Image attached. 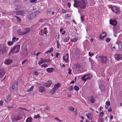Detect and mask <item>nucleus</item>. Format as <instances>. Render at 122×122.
Wrapping results in <instances>:
<instances>
[{"label":"nucleus","instance_id":"nucleus-8","mask_svg":"<svg viewBox=\"0 0 122 122\" xmlns=\"http://www.w3.org/2000/svg\"><path fill=\"white\" fill-rule=\"evenodd\" d=\"M69 57V54L68 53L66 54L63 57V60L65 61L66 63L68 62L69 60L68 58Z\"/></svg>","mask_w":122,"mask_h":122},{"label":"nucleus","instance_id":"nucleus-36","mask_svg":"<svg viewBox=\"0 0 122 122\" xmlns=\"http://www.w3.org/2000/svg\"><path fill=\"white\" fill-rule=\"evenodd\" d=\"M14 43L12 41H9L8 42V44L9 46H11Z\"/></svg>","mask_w":122,"mask_h":122},{"label":"nucleus","instance_id":"nucleus-33","mask_svg":"<svg viewBox=\"0 0 122 122\" xmlns=\"http://www.w3.org/2000/svg\"><path fill=\"white\" fill-rule=\"evenodd\" d=\"M47 28H44V31L43 32L44 34H45L46 35H47V33H48L47 30Z\"/></svg>","mask_w":122,"mask_h":122},{"label":"nucleus","instance_id":"nucleus-23","mask_svg":"<svg viewBox=\"0 0 122 122\" xmlns=\"http://www.w3.org/2000/svg\"><path fill=\"white\" fill-rule=\"evenodd\" d=\"M117 44H119L118 45V48L120 50H122V42H120L119 43H118V42H116Z\"/></svg>","mask_w":122,"mask_h":122},{"label":"nucleus","instance_id":"nucleus-45","mask_svg":"<svg viewBox=\"0 0 122 122\" xmlns=\"http://www.w3.org/2000/svg\"><path fill=\"white\" fill-rule=\"evenodd\" d=\"M39 72H38L37 71H35L34 72V74L35 76H37L39 74Z\"/></svg>","mask_w":122,"mask_h":122},{"label":"nucleus","instance_id":"nucleus-22","mask_svg":"<svg viewBox=\"0 0 122 122\" xmlns=\"http://www.w3.org/2000/svg\"><path fill=\"white\" fill-rule=\"evenodd\" d=\"M111 49L113 51H117L118 50V48H117L116 46H112V45L110 47Z\"/></svg>","mask_w":122,"mask_h":122},{"label":"nucleus","instance_id":"nucleus-58","mask_svg":"<svg viewBox=\"0 0 122 122\" xmlns=\"http://www.w3.org/2000/svg\"><path fill=\"white\" fill-rule=\"evenodd\" d=\"M53 50H54L53 48L52 47H51L50 49L49 50L51 52H53Z\"/></svg>","mask_w":122,"mask_h":122},{"label":"nucleus","instance_id":"nucleus-41","mask_svg":"<svg viewBox=\"0 0 122 122\" xmlns=\"http://www.w3.org/2000/svg\"><path fill=\"white\" fill-rule=\"evenodd\" d=\"M106 105L107 106H109L110 105V102L109 101H107L106 103Z\"/></svg>","mask_w":122,"mask_h":122},{"label":"nucleus","instance_id":"nucleus-2","mask_svg":"<svg viewBox=\"0 0 122 122\" xmlns=\"http://www.w3.org/2000/svg\"><path fill=\"white\" fill-rule=\"evenodd\" d=\"M31 29L29 28L25 29H20L17 30V33L20 35L23 36L28 33L30 31Z\"/></svg>","mask_w":122,"mask_h":122},{"label":"nucleus","instance_id":"nucleus-48","mask_svg":"<svg viewBox=\"0 0 122 122\" xmlns=\"http://www.w3.org/2000/svg\"><path fill=\"white\" fill-rule=\"evenodd\" d=\"M44 63V61L43 60H40V61L38 62V63L39 65L42 64Z\"/></svg>","mask_w":122,"mask_h":122},{"label":"nucleus","instance_id":"nucleus-55","mask_svg":"<svg viewBox=\"0 0 122 122\" xmlns=\"http://www.w3.org/2000/svg\"><path fill=\"white\" fill-rule=\"evenodd\" d=\"M69 72H68V73L69 74H71V70L70 69V68H69L68 69Z\"/></svg>","mask_w":122,"mask_h":122},{"label":"nucleus","instance_id":"nucleus-30","mask_svg":"<svg viewBox=\"0 0 122 122\" xmlns=\"http://www.w3.org/2000/svg\"><path fill=\"white\" fill-rule=\"evenodd\" d=\"M116 9H115V12L117 14H118L120 12L119 10L118 7H116Z\"/></svg>","mask_w":122,"mask_h":122},{"label":"nucleus","instance_id":"nucleus-9","mask_svg":"<svg viewBox=\"0 0 122 122\" xmlns=\"http://www.w3.org/2000/svg\"><path fill=\"white\" fill-rule=\"evenodd\" d=\"M6 99L5 100V102L7 103H8L12 99L11 94H9L6 97Z\"/></svg>","mask_w":122,"mask_h":122},{"label":"nucleus","instance_id":"nucleus-15","mask_svg":"<svg viewBox=\"0 0 122 122\" xmlns=\"http://www.w3.org/2000/svg\"><path fill=\"white\" fill-rule=\"evenodd\" d=\"M16 13V15H21L23 16L24 15V12L22 10H20L15 11Z\"/></svg>","mask_w":122,"mask_h":122},{"label":"nucleus","instance_id":"nucleus-17","mask_svg":"<svg viewBox=\"0 0 122 122\" xmlns=\"http://www.w3.org/2000/svg\"><path fill=\"white\" fill-rule=\"evenodd\" d=\"M61 86V84L59 83H58L56 84H55L54 87L55 89L56 90H58V88L60 87Z\"/></svg>","mask_w":122,"mask_h":122},{"label":"nucleus","instance_id":"nucleus-60","mask_svg":"<svg viewBox=\"0 0 122 122\" xmlns=\"http://www.w3.org/2000/svg\"><path fill=\"white\" fill-rule=\"evenodd\" d=\"M112 109L111 108H110L108 109V111L109 112H111L112 111Z\"/></svg>","mask_w":122,"mask_h":122},{"label":"nucleus","instance_id":"nucleus-52","mask_svg":"<svg viewBox=\"0 0 122 122\" xmlns=\"http://www.w3.org/2000/svg\"><path fill=\"white\" fill-rule=\"evenodd\" d=\"M16 39V37L14 36V37L12 38V41L14 43V42L15 41V40Z\"/></svg>","mask_w":122,"mask_h":122},{"label":"nucleus","instance_id":"nucleus-59","mask_svg":"<svg viewBox=\"0 0 122 122\" xmlns=\"http://www.w3.org/2000/svg\"><path fill=\"white\" fill-rule=\"evenodd\" d=\"M89 61L91 64L93 63V62L91 58H89Z\"/></svg>","mask_w":122,"mask_h":122},{"label":"nucleus","instance_id":"nucleus-3","mask_svg":"<svg viewBox=\"0 0 122 122\" xmlns=\"http://www.w3.org/2000/svg\"><path fill=\"white\" fill-rule=\"evenodd\" d=\"M98 58H99V61L101 63H105L107 61V58L106 56H98Z\"/></svg>","mask_w":122,"mask_h":122},{"label":"nucleus","instance_id":"nucleus-7","mask_svg":"<svg viewBox=\"0 0 122 122\" xmlns=\"http://www.w3.org/2000/svg\"><path fill=\"white\" fill-rule=\"evenodd\" d=\"M90 75V74H87L85 75L82 77V80L83 81H84L85 82L87 80H90L92 77V76H91V77H88L86 78H85L86 77V76H89Z\"/></svg>","mask_w":122,"mask_h":122},{"label":"nucleus","instance_id":"nucleus-28","mask_svg":"<svg viewBox=\"0 0 122 122\" xmlns=\"http://www.w3.org/2000/svg\"><path fill=\"white\" fill-rule=\"evenodd\" d=\"M78 40V38H73L72 39H71V41L74 42H75L76 41H77Z\"/></svg>","mask_w":122,"mask_h":122},{"label":"nucleus","instance_id":"nucleus-11","mask_svg":"<svg viewBox=\"0 0 122 122\" xmlns=\"http://www.w3.org/2000/svg\"><path fill=\"white\" fill-rule=\"evenodd\" d=\"M80 1H75L73 5L75 7H80Z\"/></svg>","mask_w":122,"mask_h":122},{"label":"nucleus","instance_id":"nucleus-64","mask_svg":"<svg viewBox=\"0 0 122 122\" xmlns=\"http://www.w3.org/2000/svg\"><path fill=\"white\" fill-rule=\"evenodd\" d=\"M46 109L47 110L49 111L50 110V108L48 107H47L46 108Z\"/></svg>","mask_w":122,"mask_h":122},{"label":"nucleus","instance_id":"nucleus-14","mask_svg":"<svg viewBox=\"0 0 122 122\" xmlns=\"http://www.w3.org/2000/svg\"><path fill=\"white\" fill-rule=\"evenodd\" d=\"M86 116L87 118L90 120L92 119L93 116L91 112H89L86 114Z\"/></svg>","mask_w":122,"mask_h":122},{"label":"nucleus","instance_id":"nucleus-40","mask_svg":"<svg viewBox=\"0 0 122 122\" xmlns=\"http://www.w3.org/2000/svg\"><path fill=\"white\" fill-rule=\"evenodd\" d=\"M48 66V65L47 64H42L41 66L42 67H44V68H45Z\"/></svg>","mask_w":122,"mask_h":122},{"label":"nucleus","instance_id":"nucleus-44","mask_svg":"<svg viewBox=\"0 0 122 122\" xmlns=\"http://www.w3.org/2000/svg\"><path fill=\"white\" fill-rule=\"evenodd\" d=\"M37 1V0H30V2L31 3H36Z\"/></svg>","mask_w":122,"mask_h":122},{"label":"nucleus","instance_id":"nucleus-26","mask_svg":"<svg viewBox=\"0 0 122 122\" xmlns=\"http://www.w3.org/2000/svg\"><path fill=\"white\" fill-rule=\"evenodd\" d=\"M52 83L51 81H48L47 83V87H50Z\"/></svg>","mask_w":122,"mask_h":122},{"label":"nucleus","instance_id":"nucleus-53","mask_svg":"<svg viewBox=\"0 0 122 122\" xmlns=\"http://www.w3.org/2000/svg\"><path fill=\"white\" fill-rule=\"evenodd\" d=\"M88 54L89 56L91 57H92L94 55V54L93 53H91L90 52H89Z\"/></svg>","mask_w":122,"mask_h":122},{"label":"nucleus","instance_id":"nucleus-62","mask_svg":"<svg viewBox=\"0 0 122 122\" xmlns=\"http://www.w3.org/2000/svg\"><path fill=\"white\" fill-rule=\"evenodd\" d=\"M42 84L43 86H45L46 87H47V83H45L44 82H43Z\"/></svg>","mask_w":122,"mask_h":122},{"label":"nucleus","instance_id":"nucleus-1","mask_svg":"<svg viewBox=\"0 0 122 122\" xmlns=\"http://www.w3.org/2000/svg\"><path fill=\"white\" fill-rule=\"evenodd\" d=\"M20 47V45H16L10 51L8 55H12L13 53L15 54L18 53L19 51Z\"/></svg>","mask_w":122,"mask_h":122},{"label":"nucleus","instance_id":"nucleus-57","mask_svg":"<svg viewBox=\"0 0 122 122\" xmlns=\"http://www.w3.org/2000/svg\"><path fill=\"white\" fill-rule=\"evenodd\" d=\"M3 102L2 100H0V106H2L3 105Z\"/></svg>","mask_w":122,"mask_h":122},{"label":"nucleus","instance_id":"nucleus-16","mask_svg":"<svg viewBox=\"0 0 122 122\" xmlns=\"http://www.w3.org/2000/svg\"><path fill=\"white\" fill-rule=\"evenodd\" d=\"M115 58L117 60H119L122 58V55L120 54H116L114 56Z\"/></svg>","mask_w":122,"mask_h":122},{"label":"nucleus","instance_id":"nucleus-20","mask_svg":"<svg viewBox=\"0 0 122 122\" xmlns=\"http://www.w3.org/2000/svg\"><path fill=\"white\" fill-rule=\"evenodd\" d=\"M12 61V60L11 59H7L5 62V64L9 65L11 63Z\"/></svg>","mask_w":122,"mask_h":122},{"label":"nucleus","instance_id":"nucleus-37","mask_svg":"<svg viewBox=\"0 0 122 122\" xmlns=\"http://www.w3.org/2000/svg\"><path fill=\"white\" fill-rule=\"evenodd\" d=\"M15 17L16 18V19L18 22H20L21 19L19 17L16 16H15Z\"/></svg>","mask_w":122,"mask_h":122},{"label":"nucleus","instance_id":"nucleus-50","mask_svg":"<svg viewBox=\"0 0 122 122\" xmlns=\"http://www.w3.org/2000/svg\"><path fill=\"white\" fill-rule=\"evenodd\" d=\"M111 39L110 38H107L106 39V41L107 42H109L111 41Z\"/></svg>","mask_w":122,"mask_h":122},{"label":"nucleus","instance_id":"nucleus-4","mask_svg":"<svg viewBox=\"0 0 122 122\" xmlns=\"http://www.w3.org/2000/svg\"><path fill=\"white\" fill-rule=\"evenodd\" d=\"M37 12H36L27 15L26 17L29 20H31L37 16Z\"/></svg>","mask_w":122,"mask_h":122},{"label":"nucleus","instance_id":"nucleus-43","mask_svg":"<svg viewBox=\"0 0 122 122\" xmlns=\"http://www.w3.org/2000/svg\"><path fill=\"white\" fill-rule=\"evenodd\" d=\"M20 109H21L23 110H25V111L30 112V110H28L27 109H26V108H20Z\"/></svg>","mask_w":122,"mask_h":122},{"label":"nucleus","instance_id":"nucleus-42","mask_svg":"<svg viewBox=\"0 0 122 122\" xmlns=\"http://www.w3.org/2000/svg\"><path fill=\"white\" fill-rule=\"evenodd\" d=\"M104 113L103 112V111L101 112L100 114V116L101 117H102L104 115Z\"/></svg>","mask_w":122,"mask_h":122},{"label":"nucleus","instance_id":"nucleus-47","mask_svg":"<svg viewBox=\"0 0 122 122\" xmlns=\"http://www.w3.org/2000/svg\"><path fill=\"white\" fill-rule=\"evenodd\" d=\"M62 11L63 13H65L67 12V11L66 10L63 9H62Z\"/></svg>","mask_w":122,"mask_h":122},{"label":"nucleus","instance_id":"nucleus-54","mask_svg":"<svg viewBox=\"0 0 122 122\" xmlns=\"http://www.w3.org/2000/svg\"><path fill=\"white\" fill-rule=\"evenodd\" d=\"M69 90L70 91H72L73 89V86H71L69 88Z\"/></svg>","mask_w":122,"mask_h":122},{"label":"nucleus","instance_id":"nucleus-39","mask_svg":"<svg viewBox=\"0 0 122 122\" xmlns=\"http://www.w3.org/2000/svg\"><path fill=\"white\" fill-rule=\"evenodd\" d=\"M34 118H35L37 119V118H41V117L40 116L39 114L37 115H35L34 117Z\"/></svg>","mask_w":122,"mask_h":122},{"label":"nucleus","instance_id":"nucleus-34","mask_svg":"<svg viewBox=\"0 0 122 122\" xmlns=\"http://www.w3.org/2000/svg\"><path fill=\"white\" fill-rule=\"evenodd\" d=\"M56 90L53 87L51 91L52 95H53V94L54 93L56 92Z\"/></svg>","mask_w":122,"mask_h":122},{"label":"nucleus","instance_id":"nucleus-25","mask_svg":"<svg viewBox=\"0 0 122 122\" xmlns=\"http://www.w3.org/2000/svg\"><path fill=\"white\" fill-rule=\"evenodd\" d=\"M34 88V86H32L29 89H27L26 92H29L32 91Z\"/></svg>","mask_w":122,"mask_h":122},{"label":"nucleus","instance_id":"nucleus-61","mask_svg":"<svg viewBox=\"0 0 122 122\" xmlns=\"http://www.w3.org/2000/svg\"><path fill=\"white\" fill-rule=\"evenodd\" d=\"M67 5L69 8H70L71 6V4L69 2L67 3Z\"/></svg>","mask_w":122,"mask_h":122},{"label":"nucleus","instance_id":"nucleus-63","mask_svg":"<svg viewBox=\"0 0 122 122\" xmlns=\"http://www.w3.org/2000/svg\"><path fill=\"white\" fill-rule=\"evenodd\" d=\"M51 53V52L50 51L48 50V51H46V52L45 53V54H48L49 53Z\"/></svg>","mask_w":122,"mask_h":122},{"label":"nucleus","instance_id":"nucleus-18","mask_svg":"<svg viewBox=\"0 0 122 122\" xmlns=\"http://www.w3.org/2000/svg\"><path fill=\"white\" fill-rule=\"evenodd\" d=\"M74 68L76 70L79 71L80 70V66L79 64H77L74 66Z\"/></svg>","mask_w":122,"mask_h":122},{"label":"nucleus","instance_id":"nucleus-51","mask_svg":"<svg viewBox=\"0 0 122 122\" xmlns=\"http://www.w3.org/2000/svg\"><path fill=\"white\" fill-rule=\"evenodd\" d=\"M84 16L83 15L81 16V22H83V21L84 19Z\"/></svg>","mask_w":122,"mask_h":122},{"label":"nucleus","instance_id":"nucleus-35","mask_svg":"<svg viewBox=\"0 0 122 122\" xmlns=\"http://www.w3.org/2000/svg\"><path fill=\"white\" fill-rule=\"evenodd\" d=\"M68 110L70 111L73 112L74 110V108L71 107H68Z\"/></svg>","mask_w":122,"mask_h":122},{"label":"nucleus","instance_id":"nucleus-19","mask_svg":"<svg viewBox=\"0 0 122 122\" xmlns=\"http://www.w3.org/2000/svg\"><path fill=\"white\" fill-rule=\"evenodd\" d=\"M38 88L39 91L41 92H43L45 90V87L43 86H39Z\"/></svg>","mask_w":122,"mask_h":122},{"label":"nucleus","instance_id":"nucleus-21","mask_svg":"<svg viewBox=\"0 0 122 122\" xmlns=\"http://www.w3.org/2000/svg\"><path fill=\"white\" fill-rule=\"evenodd\" d=\"M54 70V68L53 67L47 68L46 69V71L49 73H51Z\"/></svg>","mask_w":122,"mask_h":122},{"label":"nucleus","instance_id":"nucleus-27","mask_svg":"<svg viewBox=\"0 0 122 122\" xmlns=\"http://www.w3.org/2000/svg\"><path fill=\"white\" fill-rule=\"evenodd\" d=\"M32 120L31 117H29L27 118L25 122H31Z\"/></svg>","mask_w":122,"mask_h":122},{"label":"nucleus","instance_id":"nucleus-12","mask_svg":"<svg viewBox=\"0 0 122 122\" xmlns=\"http://www.w3.org/2000/svg\"><path fill=\"white\" fill-rule=\"evenodd\" d=\"M89 100L90 102L92 103H93L95 102V98L93 96H91L89 97Z\"/></svg>","mask_w":122,"mask_h":122},{"label":"nucleus","instance_id":"nucleus-29","mask_svg":"<svg viewBox=\"0 0 122 122\" xmlns=\"http://www.w3.org/2000/svg\"><path fill=\"white\" fill-rule=\"evenodd\" d=\"M5 74V73L4 72H0V78L2 77H3Z\"/></svg>","mask_w":122,"mask_h":122},{"label":"nucleus","instance_id":"nucleus-38","mask_svg":"<svg viewBox=\"0 0 122 122\" xmlns=\"http://www.w3.org/2000/svg\"><path fill=\"white\" fill-rule=\"evenodd\" d=\"M74 89L76 91H78L79 90V88L77 86H75L74 87Z\"/></svg>","mask_w":122,"mask_h":122},{"label":"nucleus","instance_id":"nucleus-13","mask_svg":"<svg viewBox=\"0 0 122 122\" xmlns=\"http://www.w3.org/2000/svg\"><path fill=\"white\" fill-rule=\"evenodd\" d=\"M110 23L113 25H116L117 23V21L115 20H111L110 21Z\"/></svg>","mask_w":122,"mask_h":122},{"label":"nucleus","instance_id":"nucleus-32","mask_svg":"<svg viewBox=\"0 0 122 122\" xmlns=\"http://www.w3.org/2000/svg\"><path fill=\"white\" fill-rule=\"evenodd\" d=\"M70 38V37L69 36H68V37H66V38H65L64 39V41L65 42H68V41L69 40Z\"/></svg>","mask_w":122,"mask_h":122},{"label":"nucleus","instance_id":"nucleus-6","mask_svg":"<svg viewBox=\"0 0 122 122\" xmlns=\"http://www.w3.org/2000/svg\"><path fill=\"white\" fill-rule=\"evenodd\" d=\"M18 82L17 81H15L14 84L10 88V91H13V90L16 89L18 86Z\"/></svg>","mask_w":122,"mask_h":122},{"label":"nucleus","instance_id":"nucleus-56","mask_svg":"<svg viewBox=\"0 0 122 122\" xmlns=\"http://www.w3.org/2000/svg\"><path fill=\"white\" fill-rule=\"evenodd\" d=\"M60 55V53L57 52L56 53V57L58 58L59 55Z\"/></svg>","mask_w":122,"mask_h":122},{"label":"nucleus","instance_id":"nucleus-5","mask_svg":"<svg viewBox=\"0 0 122 122\" xmlns=\"http://www.w3.org/2000/svg\"><path fill=\"white\" fill-rule=\"evenodd\" d=\"M6 49L5 46L3 45L0 46V54H4L6 52Z\"/></svg>","mask_w":122,"mask_h":122},{"label":"nucleus","instance_id":"nucleus-31","mask_svg":"<svg viewBox=\"0 0 122 122\" xmlns=\"http://www.w3.org/2000/svg\"><path fill=\"white\" fill-rule=\"evenodd\" d=\"M44 63H50L51 61V60L50 59H45L43 60Z\"/></svg>","mask_w":122,"mask_h":122},{"label":"nucleus","instance_id":"nucleus-24","mask_svg":"<svg viewBox=\"0 0 122 122\" xmlns=\"http://www.w3.org/2000/svg\"><path fill=\"white\" fill-rule=\"evenodd\" d=\"M105 34V35L102 36V35H100L99 36V38L100 39L102 40L104 38L106 37L107 36V35L106 34V33L105 32H103L102 34Z\"/></svg>","mask_w":122,"mask_h":122},{"label":"nucleus","instance_id":"nucleus-46","mask_svg":"<svg viewBox=\"0 0 122 122\" xmlns=\"http://www.w3.org/2000/svg\"><path fill=\"white\" fill-rule=\"evenodd\" d=\"M56 44H57V48H59V46H60V45L59 44V42L58 41H56Z\"/></svg>","mask_w":122,"mask_h":122},{"label":"nucleus","instance_id":"nucleus-10","mask_svg":"<svg viewBox=\"0 0 122 122\" xmlns=\"http://www.w3.org/2000/svg\"><path fill=\"white\" fill-rule=\"evenodd\" d=\"M86 3L85 1H83L80 2V7L81 9H84L86 7Z\"/></svg>","mask_w":122,"mask_h":122},{"label":"nucleus","instance_id":"nucleus-49","mask_svg":"<svg viewBox=\"0 0 122 122\" xmlns=\"http://www.w3.org/2000/svg\"><path fill=\"white\" fill-rule=\"evenodd\" d=\"M116 6H114L113 7H112L111 8L112 10L114 12H115V9H116Z\"/></svg>","mask_w":122,"mask_h":122}]
</instances>
